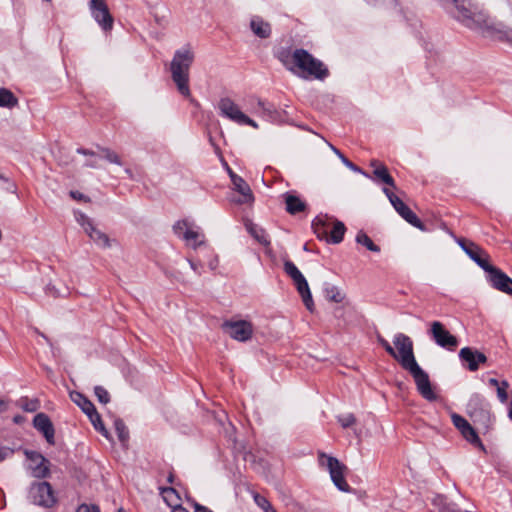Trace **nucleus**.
Listing matches in <instances>:
<instances>
[{
  "label": "nucleus",
  "mask_w": 512,
  "mask_h": 512,
  "mask_svg": "<svg viewBox=\"0 0 512 512\" xmlns=\"http://www.w3.org/2000/svg\"><path fill=\"white\" fill-rule=\"evenodd\" d=\"M77 153L85 155V156H92V157L95 156V153L93 151L83 149V148H78Z\"/></svg>",
  "instance_id": "obj_51"
},
{
  "label": "nucleus",
  "mask_w": 512,
  "mask_h": 512,
  "mask_svg": "<svg viewBox=\"0 0 512 512\" xmlns=\"http://www.w3.org/2000/svg\"><path fill=\"white\" fill-rule=\"evenodd\" d=\"M459 358L462 361L467 362V367L470 371L478 370L481 364H485L487 362V357L485 354L477 350H473L470 347L462 348L459 351Z\"/></svg>",
  "instance_id": "obj_18"
},
{
  "label": "nucleus",
  "mask_w": 512,
  "mask_h": 512,
  "mask_svg": "<svg viewBox=\"0 0 512 512\" xmlns=\"http://www.w3.org/2000/svg\"><path fill=\"white\" fill-rule=\"evenodd\" d=\"M250 27L253 33L260 38H268L271 34L270 24L258 16L251 19Z\"/></svg>",
  "instance_id": "obj_22"
},
{
  "label": "nucleus",
  "mask_w": 512,
  "mask_h": 512,
  "mask_svg": "<svg viewBox=\"0 0 512 512\" xmlns=\"http://www.w3.org/2000/svg\"><path fill=\"white\" fill-rule=\"evenodd\" d=\"M223 329L232 339L240 342L249 340L253 334V326L246 320L227 321Z\"/></svg>",
  "instance_id": "obj_14"
},
{
  "label": "nucleus",
  "mask_w": 512,
  "mask_h": 512,
  "mask_svg": "<svg viewBox=\"0 0 512 512\" xmlns=\"http://www.w3.org/2000/svg\"><path fill=\"white\" fill-rule=\"evenodd\" d=\"M429 333L433 340L435 341V343L440 347H443L450 351H454L458 346L457 338L450 334V332L439 321H433L430 324Z\"/></svg>",
  "instance_id": "obj_12"
},
{
  "label": "nucleus",
  "mask_w": 512,
  "mask_h": 512,
  "mask_svg": "<svg viewBox=\"0 0 512 512\" xmlns=\"http://www.w3.org/2000/svg\"><path fill=\"white\" fill-rule=\"evenodd\" d=\"M489 384H490V385H492V386H494V387H496V388L500 385V383L498 382V380H497V379H495V378H491V379H489Z\"/></svg>",
  "instance_id": "obj_56"
},
{
  "label": "nucleus",
  "mask_w": 512,
  "mask_h": 512,
  "mask_svg": "<svg viewBox=\"0 0 512 512\" xmlns=\"http://www.w3.org/2000/svg\"><path fill=\"white\" fill-rule=\"evenodd\" d=\"M194 512H212V511L209 510L205 506H202V505H199V504H195V511Z\"/></svg>",
  "instance_id": "obj_52"
},
{
  "label": "nucleus",
  "mask_w": 512,
  "mask_h": 512,
  "mask_svg": "<svg viewBox=\"0 0 512 512\" xmlns=\"http://www.w3.org/2000/svg\"><path fill=\"white\" fill-rule=\"evenodd\" d=\"M75 215L76 221L82 226L85 233L96 245L102 248L110 247L109 237L104 232L96 228L87 215L81 212H78Z\"/></svg>",
  "instance_id": "obj_11"
},
{
  "label": "nucleus",
  "mask_w": 512,
  "mask_h": 512,
  "mask_svg": "<svg viewBox=\"0 0 512 512\" xmlns=\"http://www.w3.org/2000/svg\"><path fill=\"white\" fill-rule=\"evenodd\" d=\"M395 355L393 358L401 365L404 370L417 364L414 355V346L412 339L404 333H397L393 337Z\"/></svg>",
  "instance_id": "obj_5"
},
{
  "label": "nucleus",
  "mask_w": 512,
  "mask_h": 512,
  "mask_svg": "<svg viewBox=\"0 0 512 512\" xmlns=\"http://www.w3.org/2000/svg\"><path fill=\"white\" fill-rule=\"evenodd\" d=\"M218 109L223 117L228 118L239 125H248L255 129L258 128V124L248 117L229 97H224L219 100Z\"/></svg>",
  "instance_id": "obj_7"
},
{
  "label": "nucleus",
  "mask_w": 512,
  "mask_h": 512,
  "mask_svg": "<svg viewBox=\"0 0 512 512\" xmlns=\"http://www.w3.org/2000/svg\"><path fill=\"white\" fill-rule=\"evenodd\" d=\"M100 151L102 152L104 158L107 161H109L110 163L122 165V161L116 152L110 150L109 148H103V147L100 148Z\"/></svg>",
  "instance_id": "obj_39"
},
{
  "label": "nucleus",
  "mask_w": 512,
  "mask_h": 512,
  "mask_svg": "<svg viewBox=\"0 0 512 512\" xmlns=\"http://www.w3.org/2000/svg\"><path fill=\"white\" fill-rule=\"evenodd\" d=\"M314 233L319 239H328V231L330 229V218L327 216H317L312 222Z\"/></svg>",
  "instance_id": "obj_21"
},
{
  "label": "nucleus",
  "mask_w": 512,
  "mask_h": 512,
  "mask_svg": "<svg viewBox=\"0 0 512 512\" xmlns=\"http://www.w3.org/2000/svg\"><path fill=\"white\" fill-rule=\"evenodd\" d=\"M278 58L288 70L303 78L313 77L322 80L328 75L323 63L304 49H296L293 52L282 50Z\"/></svg>",
  "instance_id": "obj_2"
},
{
  "label": "nucleus",
  "mask_w": 512,
  "mask_h": 512,
  "mask_svg": "<svg viewBox=\"0 0 512 512\" xmlns=\"http://www.w3.org/2000/svg\"><path fill=\"white\" fill-rule=\"evenodd\" d=\"M460 245L469 255V257L475 261L484 271H486L491 266L488 261V254L479 246L472 242L465 243L464 241L460 242Z\"/></svg>",
  "instance_id": "obj_19"
},
{
  "label": "nucleus",
  "mask_w": 512,
  "mask_h": 512,
  "mask_svg": "<svg viewBox=\"0 0 512 512\" xmlns=\"http://www.w3.org/2000/svg\"><path fill=\"white\" fill-rule=\"evenodd\" d=\"M71 399L74 403H76L82 409V411L86 415H88L91 412H94L95 406L83 394L78 393V392L72 393Z\"/></svg>",
  "instance_id": "obj_27"
},
{
  "label": "nucleus",
  "mask_w": 512,
  "mask_h": 512,
  "mask_svg": "<svg viewBox=\"0 0 512 512\" xmlns=\"http://www.w3.org/2000/svg\"><path fill=\"white\" fill-rule=\"evenodd\" d=\"M46 292L47 294L53 296V297H58V296H61L62 294L59 293L54 286H48L47 289H46Z\"/></svg>",
  "instance_id": "obj_50"
},
{
  "label": "nucleus",
  "mask_w": 512,
  "mask_h": 512,
  "mask_svg": "<svg viewBox=\"0 0 512 512\" xmlns=\"http://www.w3.org/2000/svg\"><path fill=\"white\" fill-rule=\"evenodd\" d=\"M76 512H100V510L97 506L82 504L78 507Z\"/></svg>",
  "instance_id": "obj_47"
},
{
  "label": "nucleus",
  "mask_w": 512,
  "mask_h": 512,
  "mask_svg": "<svg viewBox=\"0 0 512 512\" xmlns=\"http://www.w3.org/2000/svg\"><path fill=\"white\" fill-rule=\"evenodd\" d=\"M383 192L388 197L390 203L394 207V209L399 213V215L405 219L409 224L418 228L421 231H426L425 225L422 221L417 217V215L398 197L396 196L390 189L384 188Z\"/></svg>",
  "instance_id": "obj_8"
},
{
  "label": "nucleus",
  "mask_w": 512,
  "mask_h": 512,
  "mask_svg": "<svg viewBox=\"0 0 512 512\" xmlns=\"http://www.w3.org/2000/svg\"><path fill=\"white\" fill-rule=\"evenodd\" d=\"M509 384L507 381H502L500 385L497 387V395L501 402H505L508 398L506 389L508 388Z\"/></svg>",
  "instance_id": "obj_46"
},
{
  "label": "nucleus",
  "mask_w": 512,
  "mask_h": 512,
  "mask_svg": "<svg viewBox=\"0 0 512 512\" xmlns=\"http://www.w3.org/2000/svg\"><path fill=\"white\" fill-rule=\"evenodd\" d=\"M70 196L75 200L88 201V198L78 191H71Z\"/></svg>",
  "instance_id": "obj_49"
},
{
  "label": "nucleus",
  "mask_w": 512,
  "mask_h": 512,
  "mask_svg": "<svg viewBox=\"0 0 512 512\" xmlns=\"http://www.w3.org/2000/svg\"><path fill=\"white\" fill-rule=\"evenodd\" d=\"M227 171H228V174H229V176H230V179H231V180H232V175H233V176H238V175H237L236 173H234V172L232 171V169H231V168H229L228 166H227Z\"/></svg>",
  "instance_id": "obj_58"
},
{
  "label": "nucleus",
  "mask_w": 512,
  "mask_h": 512,
  "mask_svg": "<svg viewBox=\"0 0 512 512\" xmlns=\"http://www.w3.org/2000/svg\"><path fill=\"white\" fill-rule=\"evenodd\" d=\"M29 497L33 503L43 507H51L56 502L54 491L48 482L33 483L29 490Z\"/></svg>",
  "instance_id": "obj_10"
},
{
  "label": "nucleus",
  "mask_w": 512,
  "mask_h": 512,
  "mask_svg": "<svg viewBox=\"0 0 512 512\" xmlns=\"http://www.w3.org/2000/svg\"><path fill=\"white\" fill-rule=\"evenodd\" d=\"M168 480H169V482H172V480H173V476H172V475H170V476H169V478H168Z\"/></svg>",
  "instance_id": "obj_63"
},
{
  "label": "nucleus",
  "mask_w": 512,
  "mask_h": 512,
  "mask_svg": "<svg viewBox=\"0 0 512 512\" xmlns=\"http://www.w3.org/2000/svg\"><path fill=\"white\" fill-rule=\"evenodd\" d=\"M85 166H87V167H91V168H96V167H97V163H96V161H94V160H89V161H87V162L85 163Z\"/></svg>",
  "instance_id": "obj_55"
},
{
  "label": "nucleus",
  "mask_w": 512,
  "mask_h": 512,
  "mask_svg": "<svg viewBox=\"0 0 512 512\" xmlns=\"http://www.w3.org/2000/svg\"><path fill=\"white\" fill-rule=\"evenodd\" d=\"M284 199L286 210L290 214H296L298 212L304 211L306 208L305 202L292 193H286L284 195Z\"/></svg>",
  "instance_id": "obj_24"
},
{
  "label": "nucleus",
  "mask_w": 512,
  "mask_h": 512,
  "mask_svg": "<svg viewBox=\"0 0 512 512\" xmlns=\"http://www.w3.org/2000/svg\"><path fill=\"white\" fill-rule=\"evenodd\" d=\"M248 111L257 115H271L273 113L272 106L266 104L259 98L252 97L248 100Z\"/></svg>",
  "instance_id": "obj_25"
},
{
  "label": "nucleus",
  "mask_w": 512,
  "mask_h": 512,
  "mask_svg": "<svg viewBox=\"0 0 512 512\" xmlns=\"http://www.w3.org/2000/svg\"><path fill=\"white\" fill-rule=\"evenodd\" d=\"M114 427L117 432L119 440L122 443L126 442L129 437V433L124 422L121 419H116L114 422Z\"/></svg>",
  "instance_id": "obj_38"
},
{
  "label": "nucleus",
  "mask_w": 512,
  "mask_h": 512,
  "mask_svg": "<svg viewBox=\"0 0 512 512\" xmlns=\"http://www.w3.org/2000/svg\"><path fill=\"white\" fill-rule=\"evenodd\" d=\"M509 417L512 419V400L510 404Z\"/></svg>",
  "instance_id": "obj_60"
},
{
  "label": "nucleus",
  "mask_w": 512,
  "mask_h": 512,
  "mask_svg": "<svg viewBox=\"0 0 512 512\" xmlns=\"http://www.w3.org/2000/svg\"><path fill=\"white\" fill-rule=\"evenodd\" d=\"M447 9L465 26L480 31L484 36L512 44V29L491 18L471 0H449Z\"/></svg>",
  "instance_id": "obj_1"
},
{
  "label": "nucleus",
  "mask_w": 512,
  "mask_h": 512,
  "mask_svg": "<svg viewBox=\"0 0 512 512\" xmlns=\"http://www.w3.org/2000/svg\"><path fill=\"white\" fill-rule=\"evenodd\" d=\"M215 151H216V153H220L219 147L215 146Z\"/></svg>",
  "instance_id": "obj_62"
},
{
  "label": "nucleus",
  "mask_w": 512,
  "mask_h": 512,
  "mask_svg": "<svg viewBox=\"0 0 512 512\" xmlns=\"http://www.w3.org/2000/svg\"><path fill=\"white\" fill-rule=\"evenodd\" d=\"M460 432H461L462 436L468 442H470L473 445L478 446L482 450H485L483 444L481 443L479 436L477 435L476 431L474 430V428L471 425L467 426L465 429H463Z\"/></svg>",
  "instance_id": "obj_31"
},
{
  "label": "nucleus",
  "mask_w": 512,
  "mask_h": 512,
  "mask_svg": "<svg viewBox=\"0 0 512 512\" xmlns=\"http://www.w3.org/2000/svg\"><path fill=\"white\" fill-rule=\"evenodd\" d=\"M0 180L7 181V178H5V177L0 173Z\"/></svg>",
  "instance_id": "obj_61"
},
{
  "label": "nucleus",
  "mask_w": 512,
  "mask_h": 512,
  "mask_svg": "<svg viewBox=\"0 0 512 512\" xmlns=\"http://www.w3.org/2000/svg\"><path fill=\"white\" fill-rule=\"evenodd\" d=\"M406 371L413 377L417 390L424 399L428 401H435L437 399V394L430 383L428 374L418 363L408 368Z\"/></svg>",
  "instance_id": "obj_9"
},
{
  "label": "nucleus",
  "mask_w": 512,
  "mask_h": 512,
  "mask_svg": "<svg viewBox=\"0 0 512 512\" xmlns=\"http://www.w3.org/2000/svg\"><path fill=\"white\" fill-rule=\"evenodd\" d=\"M183 239L188 243V245L196 248L204 243V235L199 231L193 229H187L184 232Z\"/></svg>",
  "instance_id": "obj_28"
},
{
  "label": "nucleus",
  "mask_w": 512,
  "mask_h": 512,
  "mask_svg": "<svg viewBox=\"0 0 512 512\" xmlns=\"http://www.w3.org/2000/svg\"><path fill=\"white\" fill-rule=\"evenodd\" d=\"M371 166L374 167L373 174L377 179L381 180L390 187L395 188V181L390 176L388 169L385 165L378 163L377 160H372Z\"/></svg>",
  "instance_id": "obj_23"
},
{
  "label": "nucleus",
  "mask_w": 512,
  "mask_h": 512,
  "mask_svg": "<svg viewBox=\"0 0 512 512\" xmlns=\"http://www.w3.org/2000/svg\"><path fill=\"white\" fill-rule=\"evenodd\" d=\"M89 8L92 17L104 31L112 30L114 19L110 14L109 8L104 0H90Z\"/></svg>",
  "instance_id": "obj_13"
},
{
  "label": "nucleus",
  "mask_w": 512,
  "mask_h": 512,
  "mask_svg": "<svg viewBox=\"0 0 512 512\" xmlns=\"http://www.w3.org/2000/svg\"><path fill=\"white\" fill-rule=\"evenodd\" d=\"M160 493L168 506L173 507L178 504L179 496L177 491L171 487L160 488Z\"/></svg>",
  "instance_id": "obj_32"
},
{
  "label": "nucleus",
  "mask_w": 512,
  "mask_h": 512,
  "mask_svg": "<svg viewBox=\"0 0 512 512\" xmlns=\"http://www.w3.org/2000/svg\"><path fill=\"white\" fill-rule=\"evenodd\" d=\"M451 419H452V422H453L454 426L459 431H462L463 429H465L467 426L470 425L465 418H463L462 416H460V415H458L456 413H453L451 415Z\"/></svg>",
  "instance_id": "obj_42"
},
{
  "label": "nucleus",
  "mask_w": 512,
  "mask_h": 512,
  "mask_svg": "<svg viewBox=\"0 0 512 512\" xmlns=\"http://www.w3.org/2000/svg\"><path fill=\"white\" fill-rule=\"evenodd\" d=\"M13 450L9 448H0V462L5 460L6 458L12 456Z\"/></svg>",
  "instance_id": "obj_48"
},
{
  "label": "nucleus",
  "mask_w": 512,
  "mask_h": 512,
  "mask_svg": "<svg viewBox=\"0 0 512 512\" xmlns=\"http://www.w3.org/2000/svg\"><path fill=\"white\" fill-rule=\"evenodd\" d=\"M254 501L265 512H276L274 507L271 505V503L265 497H263L259 494H255Z\"/></svg>",
  "instance_id": "obj_40"
},
{
  "label": "nucleus",
  "mask_w": 512,
  "mask_h": 512,
  "mask_svg": "<svg viewBox=\"0 0 512 512\" xmlns=\"http://www.w3.org/2000/svg\"><path fill=\"white\" fill-rule=\"evenodd\" d=\"M87 416L89 417V419H90L92 425L94 426V428L97 431H99L104 437L109 439V432L104 427V425L102 423V420H101V417L98 414V412L96 411V409H94V412L89 413Z\"/></svg>",
  "instance_id": "obj_33"
},
{
  "label": "nucleus",
  "mask_w": 512,
  "mask_h": 512,
  "mask_svg": "<svg viewBox=\"0 0 512 512\" xmlns=\"http://www.w3.org/2000/svg\"><path fill=\"white\" fill-rule=\"evenodd\" d=\"M29 461L28 469L33 477L45 478L49 475V461L41 454L32 451L25 452Z\"/></svg>",
  "instance_id": "obj_15"
},
{
  "label": "nucleus",
  "mask_w": 512,
  "mask_h": 512,
  "mask_svg": "<svg viewBox=\"0 0 512 512\" xmlns=\"http://www.w3.org/2000/svg\"><path fill=\"white\" fill-rule=\"evenodd\" d=\"M368 3L377 4L380 0H366Z\"/></svg>",
  "instance_id": "obj_59"
},
{
  "label": "nucleus",
  "mask_w": 512,
  "mask_h": 512,
  "mask_svg": "<svg viewBox=\"0 0 512 512\" xmlns=\"http://www.w3.org/2000/svg\"><path fill=\"white\" fill-rule=\"evenodd\" d=\"M171 508H172V512H188L187 509H185L184 507H182L179 504H176L175 506H173Z\"/></svg>",
  "instance_id": "obj_53"
},
{
  "label": "nucleus",
  "mask_w": 512,
  "mask_h": 512,
  "mask_svg": "<svg viewBox=\"0 0 512 512\" xmlns=\"http://www.w3.org/2000/svg\"><path fill=\"white\" fill-rule=\"evenodd\" d=\"M217 265H218V258H217V256H215L214 259L209 262V267L212 270H214V269H216Z\"/></svg>",
  "instance_id": "obj_54"
},
{
  "label": "nucleus",
  "mask_w": 512,
  "mask_h": 512,
  "mask_svg": "<svg viewBox=\"0 0 512 512\" xmlns=\"http://www.w3.org/2000/svg\"><path fill=\"white\" fill-rule=\"evenodd\" d=\"M34 427L40 431L49 444H54V427L50 419L44 413H39L34 417Z\"/></svg>",
  "instance_id": "obj_20"
},
{
  "label": "nucleus",
  "mask_w": 512,
  "mask_h": 512,
  "mask_svg": "<svg viewBox=\"0 0 512 512\" xmlns=\"http://www.w3.org/2000/svg\"><path fill=\"white\" fill-rule=\"evenodd\" d=\"M232 184L234 190L239 193V197L233 199L232 201L237 204H252L254 201V196L250 186L246 183V181L240 176L232 175Z\"/></svg>",
  "instance_id": "obj_17"
},
{
  "label": "nucleus",
  "mask_w": 512,
  "mask_h": 512,
  "mask_svg": "<svg viewBox=\"0 0 512 512\" xmlns=\"http://www.w3.org/2000/svg\"><path fill=\"white\" fill-rule=\"evenodd\" d=\"M324 296L327 300L335 303H340L344 300V294L338 287L327 284L324 288Z\"/></svg>",
  "instance_id": "obj_30"
},
{
  "label": "nucleus",
  "mask_w": 512,
  "mask_h": 512,
  "mask_svg": "<svg viewBox=\"0 0 512 512\" xmlns=\"http://www.w3.org/2000/svg\"><path fill=\"white\" fill-rule=\"evenodd\" d=\"M190 229L189 223L186 220L178 221L173 225V230L178 236H183L184 232Z\"/></svg>",
  "instance_id": "obj_44"
},
{
  "label": "nucleus",
  "mask_w": 512,
  "mask_h": 512,
  "mask_svg": "<svg viewBox=\"0 0 512 512\" xmlns=\"http://www.w3.org/2000/svg\"><path fill=\"white\" fill-rule=\"evenodd\" d=\"M17 104V98L7 89H0V107H13Z\"/></svg>",
  "instance_id": "obj_36"
},
{
  "label": "nucleus",
  "mask_w": 512,
  "mask_h": 512,
  "mask_svg": "<svg viewBox=\"0 0 512 512\" xmlns=\"http://www.w3.org/2000/svg\"><path fill=\"white\" fill-rule=\"evenodd\" d=\"M95 396L97 397L98 401L102 404H107L110 401V394L109 392L102 386H95L94 388Z\"/></svg>",
  "instance_id": "obj_41"
},
{
  "label": "nucleus",
  "mask_w": 512,
  "mask_h": 512,
  "mask_svg": "<svg viewBox=\"0 0 512 512\" xmlns=\"http://www.w3.org/2000/svg\"><path fill=\"white\" fill-rule=\"evenodd\" d=\"M118 512H124V510H123L122 508H120V509L118 510Z\"/></svg>",
  "instance_id": "obj_64"
},
{
  "label": "nucleus",
  "mask_w": 512,
  "mask_h": 512,
  "mask_svg": "<svg viewBox=\"0 0 512 512\" xmlns=\"http://www.w3.org/2000/svg\"><path fill=\"white\" fill-rule=\"evenodd\" d=\"M338 421L343 428H348L355 424L356 419L353 414H345V415L339 416Z\"/></svg>",
  "instance_id": "obj_43"
},
{
  "label": "nucleus",
  "mask_w": 512,
  "mask_h": 512,
  "mask_svg": "<svg viewBox=\"0 0 512 512\" xmlns=\"http://www.w3.org/2000/svg\"><path fill=\"white\" fill-rule=\"evenodd\" d=\"M87 416L89 417V419H90L92 425L94 426V428L97 431H99L104 437L109 439V432L104 427V425L102 423V420H101V417L98 414V412L96 411V409H94V412L89 413Z\"/></svg>",
  "instance_id": "obj_34"
},
{
  "label": "nucleus",
  "mask_w": 512,
  "mask_h": 512,
  "mask_svg": "<svg viewBox=\"0 0 512 512\" xmlns=\"http://www.w3.org/2000/svg\"><path fill=\"white\" fill-rule=\"evenodd\" d=\"M492 286L506 294L512 295V279L500 269L491 265L487 270Z\"/></svg>",
  "instance_id": "obj_16"
},
{
  "label": "nucleus",
  "mask_w": 512,
  "mask_h": 512,
  "mask_svg": "<svg viewBox=\"0 0 512 512\" xmlns=\"http://www.w3.org/2000/svg\"><path fill=\"white\" fill-rule=\"evenodd\" d=\"M329 147L331 150L340 158L342 163L351 169L354 172L362 173L366 175L359 167H357L355 164H353L351 161H349L336 147H334L332 144H329Z\"/></svg>",
  "instance_id": "obj_37"
},
{
  "label": "nucleus",
  "mask_w": 512,
  "mask_h": 512,
  "mask_svg": "<svg viewBox=\"0 0 512 512\" xmlns=\"http://www.w3.org/2000/svg\"><path fill=\"white\" fill-rule=\"evenodd\" d=\"M377 342L385 349V351L391 356H396L395 355V349L394 347L385 339L383 338L381 335H378L377 336Z\"/></svg>",
  "instance_id": "obj_45"
},
{
  "label": "nucleus",
  "mask_w": 512,
  "mask_h": 512,
  "mask_svg": "<svg viewBox=\"0 0 512 512\" xmlns=\"http://www.w3.org/2000/svg\"><path fill=\"white\" fill-rule=\"evenodd\" d=\"M189 263H190L191 268H192L195 272H198V273H199V271H198V265H197L195 262L191 261V260L189 261Z\"/></svg>",
  "instance_id": "obj_57"
},
{
  "label": "nucleus",
  "mask_w": 512,
  "mask_h": 512,
  "mask_svg": "<svg viewBox=\"0 0 512 512\" xmlns=\"http://www.w3.org/2000/svg\"><path fill=\"white\" fill-rule=\"evenodd\" d=\"M318 462L321 467L328 470L334 485L342 492H350L351 488L344 477L346 466L337 458L329 456L324 452L318 453Z\"/></svg>",
  "instance_id": "obj_4"
},
{
  "label": "nucleus",
  "mask_w": 512,
  "mask_h": 512,
  "mask_svg": "<svg viewBox=\"0 0 512 512\" xmlns=\"http://www.w3.org/2000/svg\"><path fill=\"white\" fill-rule=\"evenodd\" d=\"M249 233L262 245H269L270 241L265 230L256 224L247 225Z\"/></svg>",
  "instance_id": "obj_29"
},
{
  "label": "nucleus",
  "mask_w": 512,
  "mask_h": 512,
  "mask_svg": "<svg viewBox=\"0 0 512 512\" xmlns=\"http://www.w3.org/2000/svg\"><path fill=\"white\" fill-rule=\"evenodd\" d=\"M356 242L358 244H361L363 246H365L368 250L372 251V252H379L380 251V247L376 244L373 243V241L371 240V238L364 232L360 231L358 232L357 236H356Z\"/></svg>",
  "instance_id": "obj_35"
},
{
  "label": "nucleus",
  "mask_w": 512,
  "mask_h": 512,
  "mask_svg": "<svg viewBox=\"0 0 512 512\" xmlns=\"http://www.w3.org/2000/svg\"><path fill=\"white\" fill-rule=\"evenodd\" d=\"M330 240L334 244H338L343 240L346 228L345 225L338 220L330 218Z\"/></svg>",
  "instance_id": "obj_26"
},
{
  "label": "nucleus",
  "mask_w": 512,
  "mask_h": 512,
  "mask_svg": "<svg viewBox=\"0 0 512 512\" xmlns=\"http://www.w3.org/2000/svg\"><path fill=\"white\" fill-rule=\"evenodd\" d=\"M284 270L289 275V277L293 280L294 285L297 288L298 293L300 294L302 301L306 308L313 312L314 310V302L312 299V295L309 289V285L303 276V274L299 271V269L295 266V264L291 261H286L284 263Z\"/></svg>",
  "instance_id": "obj_6"
},
{
  "label": "nucleus",
  "mask_w": 512,
  "mask_h": 512,
  "mask_svg": "<svg viewBox=\"0 0 512 512\" xmlns=\"http://www.w3.org/2000/svg\"><path fill=\"white\" fill-rule=\"evenodd\" d=\"M194 61V53L189 46L175 52L171 61L170 70L172 79L179 92L184 96H190L189 69Z\"/></svg>",
  "instance_id": "obj_3"
}]
</instances>
